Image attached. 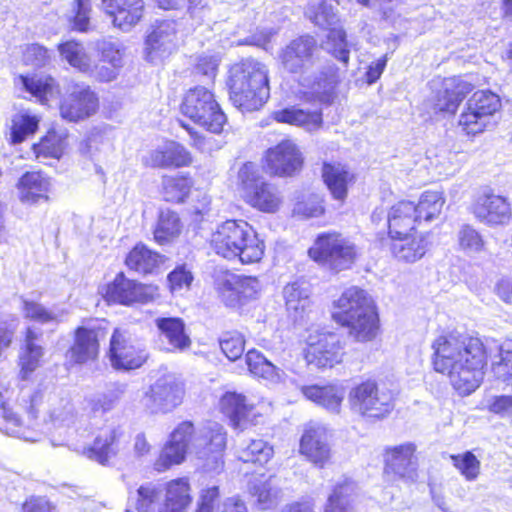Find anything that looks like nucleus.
<instances>
[{"instance_id":"nucleus-1","label":"nucleus","mask_w":512,"mask_h":512,"mask_svg":"<svg viewBox=\"0 0 512 512\" xmlns=\"http://www.w3.org/2000/svg\"><path fill=\"white\" fill-rule=\"evenodd\" d=\"M432 363L436 372L447 375L461 395H469L481 384L486 351L479 338L450 333L432 343Z\"/></svg>"},{"instance_id":"nucleus-2","label":"nucleus","mask_w":512,"mask_h":512,"mask_svg":"<svg viewBox=\"0 0 512 512\" xmlns=\"http://www.w3.org/2000/svg\"><path fill=\"white\" fill-rule=\"evenodd\" d=\"M212 251L228 262L257 265L266 257L265 239L249 222L227 219L212 232L209 240Z\"/></svg>"},{"instance_id":"nucleus-3","label":"nucleus","mask_w":512,"mask_h":512,"mask_svg":"<svg viewBox=\"0 0 512 512\" xmlns=\"http://www.w3.org/2000/svg\"><path fill=\"white\" fill-rule=\"evenodd\" d=\"M229 99L241 111L259 110L269 99V71L252 58L242 59L228 70Z\"/></svg>"},{"instance_id":"nucleus-4","label":"nucleus","mask_w":512,"mask_h":512,"mask_svg":"<svg viewBox=\"0 0 512 512\" xmlns=\"http://www.w3.org/2000/svg\"><path fill=\"white\" fill-rule=\"evenodd\" d=\"M339 309L333 312V319L349 329V335L357 341H371L377 335L379 319L373 299L358 287L346 289L335 302Z\"/></svg>"},{"instance_id":"nucleus-5","label":"nucleus","mask_w":512,"mask_h":512,"mask_svg":"<svg viewBox=\"0 0 512 512\" xmlns=\"http://www.w3.org/2000/svg\"><path fill=\"white\" fill-rule=\"evenodd\" d=\"M237 185L242 201L257 212L275 214L283 205L279 187L263 179L253 162L247 161L240 166Z\"/></svg>"},{"instance_id":"nucleus-6","label":"nucleus","mask_w":512,"mask_h":512,"mask_svg":"<svg viewBox=\"0 0 512 512\" xmlns=\"http://www.w3.org/2000/svg\"><path fill=\"white\" fill-rule=\"evenodd\" d=\"M180 113L213 134H221L227 117L212 89L200 85L186 90L179 105Z\"/></svg>"},{"instance_id":"nucleus-7","label":"nucleus","mask_w":512,"mask_h":512,"mask_svg":"<svg viewBox=\"0 0 512 512\" xmlns=\"http://www.w3.org/2000/svg\"><path fill=\"white\" fill-rule=\"evenodd\" d=\"M101 296L107 305L133 307L154 302L160 298L161 289L155 283L142 282L119 271L102 287Z\"/></svg>"},{"instance_id":"nucleus-8","label":"nucleus","mask_w":512,"mask_h":512,"mask_svg":"<svg viewBox=\"0 0 512 512\" xmlns=\"http://www.w3.org/2000/svg\"><path fill=\"white\" fill-rule=\"evenodd\" d=\"M149 356L145 344L128 330L121 327L113 329L107 357L114 370L129 372L140 369L147 363Z\"/></svg>"},{"instance_id":"nucleus-9","label":"nucleus","mask_w":512,"mask_h":512,"mask_svg":"<svg viewBox=\"0 0 512 512\" xmlns=\"http://www.w3.org/2000/svg\"><path fill=\"white\" fill-rule=\"evenodd\" d=\"M100 97L88 84L73 82L60 97L58 111L60 117L70 123L85 121L98 113Z\"/></svg>"},{"instance_id":"nucleus-10","label":"nucleus","mask_w":512,"mask_h":512,"mask_svg":"<svg viewBox=\"0 0 512 512\" xmlns=\"http://www.w3.org/2000/svg\"><path fill=\"white\" fill-rule=\"evenodd\" d=\"M93 318H85L72 331V342L65 352L70 365H85L96 362L100 356L101 341L107 329L91 325Z\"/></svg>"},{"instance_id":"nucleus-11","label":"nucleus","mask_w":512,"mask_h":512,"mask_svg":"<svg viewBox=\"0 0 512 512\" xmlns=\"http://www.w3.org/2000/svg\"><path fill=\"white\" fill-rule=\"evenodd\" d=\"M351 409L368 418L381 419L393 410V393L380 389L374 381H365L349 393Z\"/></svg>"},{"instance_id":"nucleus-12","label":"nucleus","mask_w":512,"mask_h":512,"mask_svg":"<svg viewBox=\"0 0 512 512\" xmlns=\"http://www.w3.org/2000/svg\"><path fill=\"white\" fill-rule=\"evenodd\" d=\"M304 159L297 144L291 139H283L265 150L262 170L271 177H293L303 167Z\"/></svg>"},{"instance_id":"nucleus-13","label":"nucleus","mask_w":512,"mask_h":512,"mask_svg":"<svg viewBox=\"0 0 512 512\" xmlns=\"http://www.w3.org/2000/svg\"><path fill=\"white\" fill-rule=\"evenodd\" d=\"M216 292L227 309L242 313L244 308L257 298L259 279L257 276L231 274L217 282Z\"/></svg>"},{"instance_id":"nucleus-14","label":"nucleus","mask_w":512,"mask_h":512,"mask_svg":"<svg viewBox=\"0 0 512 512\" xmlns=\"http://www.w3.org/2000/svg\"><path fill=\"white\" fill-rule=\"evenodd\" d=\"M217 409L229 427L236 432H244L256 426L262 416L243 393L236 391L224 392L218 400Z\"/></svg>"},{"instance_id":"nucleus-15","label":"nucleus","mask_w":512,"mask_h":512,"mask_svg":"<svg viewBox=\"0 0 512 512\" xmlns=\"http://www.w3.org/2000/svg\"><path fill=\"white\" fill-rule=\"evenodd\" d=\"M500 107L499 97L490 91H478L468 100L466 110L459 118V126L468 135H476L485 130L489 117Z\"/></svg>"},{"instance_id":"nucleus-16","label":"nucleus","mask_w":512,"mask_h":512,"mask_svg":"<svg viewBox=\"0 0 512 512\" xmlns=\"http://www.w3.org/2000/svg\"><path fill=\"white\" fill-rule=\"evenodd\" d=\"M316 48V41L313 37L309 35L299 36L280 50L278 54L279 63L288 73L302 72L312 64Z\"/></svg>"},{"instance_id":"nucleus-17","label":"nucleus","mask_w":512,"mask_h":512,"mask_svg":"<svg viewBox=\"0 0 512 512\" xmlns=\"http://www.w3.org/2000/svg\"><path fill=\"white\" fill-rule=\"evenodd\" d=\"M102 9L114 28L127 32L142 20L145 3L144 0H102Z\"/></svg>"},{"instance_id":"nucleus-18","label":"nucleus","mask_w":512,"mask_h":512,"mask_svg":"<svg viewBox=\"0 0 512 512\" xmlns=\"http://www.w3.org/2000/svg\"><path fill=\"white\" fill-rule=\"evenodd\" d=\"M356 251L353 244L338 234H322V265L339 272L353 264Z\"/></svg>"},{"instance_id":"nucleus-19","label":"nucleus","mask_w":512,"mask_h":512,"mask_svg":"<svg viewBox=\"0 0 512 512\" xmlns=\"http://www.w3.org/2000/svg\"><path fill=\"white\" fill-rule=\"evenodd\" d=\"M165 260L166 257L163 254L140 241L128 250L123 263L128 271L147 277L159 273Z\"/></svg>"},{"instance_id":"nucleus-20","label":"nucleus","mask_w":512,"mask_h":512,"mask_svg":"<svg viewBox=\"0 0 512 512\" xmlns=\"http://www.w3.org/2000/svg\"><path fill=\"white\" fill-rule=\"evenodd\" d=\"M472 89L473 85L461 77L444 79L432 98L434 110L454 114Z\"/></svg>"},{"instance_id":"nucleus-21","label":"nucleus","mask_w":512,"mask_h":512,"mask_svg":"<svg viewBox=\"0 0 512 512\" xmlns=\"http://www.w3.org/2000/svg\"><path fill=\"white\" fill-rule=\"evenodd\" d=\"M4 386L0 383V431L6 434L23 435L39 425L38 410L34 403L20 416L16 414L4 397Z\"/></svg>"},{"instance_id":"nucleus-22","label":"nucleus","mask_w":512,"mask_h":512,"mask_svg":"<svg viewBox=\"0 0 512 512\" xmlns=\"http://www.w3.org/2000/svg\"><path fill=\"white\" fill-rule=\"evenodd\" d=\"M193 156L182 144L169 141L163 147L152 150L144 159V165L152 169H180L191 166Z\"/></svg>"},{"instance_id":"nucleus-23","label":"nucleus","mask_w":512,"mask_h":512,"mask_svg":"<svg viewBox=\"0 0 512 512\" xmlns=\"http://www.w3.org/2000/svg\"><path fill=\"white\" fill-rule=\"evenodd\" d=\"M472 213L480 222L487 225H504L512 216L506 198L494 194L478 196L472 206Z\"/></svg>"},{"instance_id":"nucleus-24","label":"nucleus","mask_w":512,"mask_h":512,"mask_svg":"<svg viewBox=\"0 0 512 512\" xmlns=\"http://www.w3.org/2000/svg\"><path fill=\"white\" fill-rule=\"evenodd\" d=\"M322 16H324L328 26L325 45L322 48L344 66H347L350 59L351 44L347 40L346 31L340 23L337 14L333 10L326 12L323 4Z\"/></svg>"},{"instance_id":"nucleus-25","label":"nucleus","mask_w":512,"mask_h":512,"mask_svg":"<svg viewBox=\"0 0 512 512\" xmlns=\"http://www.w3.org/2000/svg\"><path fill=\"white\" fill-rule=\"evenodd\" d=\"M227 448V432L221 427L210 428L204 443L197 451V457L203 464L213 470L224 466V455Z\"/></svg>"},{"instance_id":"nucleus-26","label":"nucleus","mask_w":512,"mask_h":512,"mask_svg":"<svg viewBox=\"0 0 512 512\" xmlns=\"http://www.w3.org/2000/svg\"><path fill=\"white\" fill-rule=\"evenodd\" d=\"M193 502L192 487L188 477H178L166 482L164 498L158 512H185Z\"/></svg>"},{"instance_id":"nucleus-27","label":"nucleus","mask_w":512,"mask_h":512,"mask_svg":"<svg viewBox=\"0 0 512 512\" xmlns=\"http://www.w3.org/2000/svg\"><path fill=\"white\" fill-rule=\"evenodd\" d=\"M41 332L33 327H27L23 333V347L19 357V376L21 380H27L39 367L44 355V348L37 343Z\"/></svg>"},{"instance_id":"nucleus-28","label":"nucleus","mask_w":512,"mask_h":512,"mask_svg":"<svg viewBox=\"0 0 512 512\" xmlns=\"http://www.w3.org/2000/svg\"><path fill=\"white\" fill-rule=\"evenodd\" d=\"M50 186V177L39 170L26 171L17 183L20 199L31 204L48 201Z\"/></svg>"},{"instance_id":"nucleus-29","label":"nucleus","mask_w":512,"mask_h":512,"mask_svg":"<svg viewBox=\"0 0 512 512\" xmlns=\"http://www.w3.org/2000/svg\"><path fill=\"white\" fill-rule=\"evenodd\" d=\"M66 147L67 134L50 128L32 144L31 151L37 161L46 163V160L59 161L65 154Z\"/></svg>"},{"instance_id":"nucleus-30","label":"nucleus","mask_w":512,"mask_h":512,"mask_svg":"<svg viewBox=\"0 0 512 512\" xmlns=\"http://www.w3.org/2000/svg\"><path fill=\"white\" fill-rule=\"evenodd\" d=\"M415 209V204L410 201H400L391 207L387 215L390 237L407 236L415 229Z\"/></svg>"},{"instance_id":"nucleus-31","label":"nucleus","mask_w":512,"mask_h":512,"mask_svg":"<svg viewBox=\"0 0 512 512\" xmlns=\"http://www.w3.org/2000/svg\"><path fill=\"white\" fill-rule=\"evenodd\" d=\"M414 452L415 446L410 443L388 450L386 453L387 472H393L400 478L413 480L416 471Z\"/></svg>"},{"instance_id":"nucleus-32","label":"nucleus","mask_w":512,"mask_h":512,"mask_svg":"<svg viewBox=\"0 0 512 512\" xmlns=\"http://www.w3.org/2000/svg\"><path fill=\"white\" fill-rule=\"evenodd\" d=\"M182 230L183 223L176 211L160 210L152 231L153 240L159 246L170 244L181 235Z\"/></svg>"},{"instance_id":"nucleus-33","label":"nucleus","mask_w":512,"mask_h":512,"mask_svg":"<svg viewBox=\"0 0 512 512\" xmlns=\"http://www.w3.org/2000/svg\"><path fill=\"white\" fill-rule=\"evenodd\" d=\"M194 181L189 173L164 175L162 177L161 195L165 202L182 204L190 196Z\"/></svg>"},{"instance_id":"nucleus-34","label":"nucleus","mask_w":512,"mask_h":512,"mask_svg":"<svg viewBox=\"0 0 512 512\" xmlns=\"http://www.w3.org/2000/svg\"><path fill=\"white\" fill-rule=\"evenodd\" d=\"M155 324L172 350L182 352L191 347L192 341L186 333L183 319L179 317H159L155 320Z\"/></svg>"},{"instance_id":"nucleus-35","label":"nucleus","mask_w":512,"mask_h":512,"mask_svg":"<svg viewBox=\"0 0 512 512\" xmlns=\"http://www.w3.org/2000/svg\"><path fill=\"white\" fill-rule=\"evenodd\" d=\"M100 59L96 65L95 79L98 82H110L114 80L121 67V53L115 44L102 41L98 43Z\"/></svg>"},{"instance_id":"nucleus-36","label":"nucleus","mask_w":512,"mask_h":512,"mask_svg":"<svg viewBox=\"0 0 512 512\" xmlns=\"http://www.w3.org/2000/svg\"><path fill=\"white\" fill-rule=\"evenodd\" d=\"M322 179L332 197L343 202L347 196L348 184L353 180V175L341 163H325L322 166Z\"/></svg>"},{"instance_id":"nucleus-37","label":"nucleus","mask_w":512,"mask_h":512,"mask_svg":"<svg viewBox=\"0 0 512 512\" xmlns=\"http://www.w3.org/2000/svg\"><path fill=\"white\" fill-rule=\"evenodd\" d=\"M393 241L391 251L399 261L413 263L421 259L427 251V240L423 236L390 237Z\"/></svg>"},{"instance_id":"nucleus-38","label":"nucleus","mask_w":512,"mask_h":512,"mask_svg":"<svg viewBox=\"0 0 512 512\" xmlns=\"http://www.w3.org/2000/svg\"><path fill=\"white\" fill-rule=\"evenodd\" d=\"M273 119L278 123L297 126L309 132L316 131L320 127L319 111L306 110L295 106L275 111Z\"/></svg>"},{"instance_id":"nucleus-39","label":"nucleus","mask_w":512,"mask_h":512,"mask_svg":"<svg viewBox=\"0 0 512 512\" xmlns=\"http://www.w3.org/2000/svg\"><path fill=\"white\" fill-rule=\"evenodd\" d=\"M177 30L171 21L163 20L156 23L145 39L148 57L159 52H166L175 43Z\"/></svg>"},{"instance_id":"nucleus-40","label":"nucleus","mask_w":512,"mask_h":512,"mask_svg":"<svg viewBox=\"0 0 512 512\" xmlns=\"http://www.w3.org/2000/svg\"><path fill=\"white\" fill-rule=\"evenodd\" d=\"M184 393V388L176 383L156 382L145 392V398L153 405L176 407L182 403Z\"/></svg>"},{"instance_id":"nucleus-41","label":"nucleus","mask_w":512,"mask_h":512,"mask_svg":"<svg viewBox=\"0 0 512 512\" xmlns=\"http://www.w3.org/2000/svg\"><path fill=\"white\" fill-rule=\"evenodd\" d=\"M57 50L63 60L82 73L91 71V60L82 42L69 39L60 42Z\"/></svg>"},{"instance_id":"nucleus-42","label":"nucleus","mask_w":512,"mask_h":512,"mask_svg":"<svg viewBox=\"0 0 512 512\" xmlns=\"http://www.w3.org/2000/svg\"><path fill=\"white\" fill-rule=\"evenodd\" d=\"M310 285L306 281L287 283L283 288V296L287 311L299 313L310 307Z\"/></svg>"},{"instance_id":"nucleus-43","label":"nucleus","mask_w":512,"mask_h":512,"mask_svg":"<svg viewBox=\"0 0 512 512\" xmlns=\"http://www.w3.org/2000/svg\"><path fill=\"white\" fill-rule=\"evenodd\" d=\"M356 486L351 481L338 484L328 497L325 512H353Z\"/></svg>"},{"instance_id":"nucleus-44","label":"nucleus","mask_w":512,"mask_h":512,"mask_svg":"<svg viewBox=\"0 0 512 512\" xmlns=\"http://www.w3.org/2000/svg\"><path fill=\"white\" fill-rule=\"evenodd\" d=\"M458 248L465 255L473 256L486 251V241L481 233L470 224H463L456 234Z\"/></svg>"},{"instance_id":"nucleus-45","label":"nucleus","mask_w":512,"mask_h":512,"mask_svg":"<svg viewBox=\"0 0 512 512\" xmlns=\"http://www.w3.org/2000/svg\"><path fill=\"white\" fill-rule=\"evenodd\" d=\"M40 119L26 112L15 114L11 119L10 142L19 144L34 135L39 128Z\"/></svg>"},{"instance_id":"nucleus-46","label":"nucleus","mask_w":512,"mask_h":512,"mask_svg":"<svg viewBox=\"0 0 512 512\" xmlns=\"http://www.w3.org/2000/svg\"><path fill=\"white\" fill-rule=\"evenodd\" d=\"M445 199L441 192L426 191L424 192L417 205H415V216L417 222H430L437 218L443 208Z\"/></svg>"},{"instance_id":"nucleus-47","label":"nucleus","mask_w":512,"mask_h":512,"mask_svg":"<svg viewBox=\"0 0 512 512\" xmlns=\"http://www.w3.org/2000/svg\"><path fill=\"white\" fill-rule=\"evenodd\" d=\"M274 455L273 446L262 439H252L246 447L239 452L238 459L243 463L255 466H264Z\"/></svg>"},{"instance_id":"nucleus-48","label":"nucleus","mask_w":512,"mask_h":512,"mask_svg":"<svg viewBox=\"0 0 512 512\" xmlns=\"http://www.w3.org/2000/svg\"><path fill=\"white\" fill-rule=\"evenodd\" d=\"M188 453L185 449L167 439L153 463V469L158 473H163L174 466L181 465L185 462Z\"/></svg>"},{"instance_id":"nucleus-49","label":"nucleus","mask_w":512,"mask_h":512,"mask_svg":"<svg viewBox=\"0 0 512 512\" xmlns=\"http://www.w3.org/2000/svg\"><path fill=\"white\" fill-rule=\"evenodd\" d=\"M245 363L250 375L254 378L271 380L278 375L276 366L255 348L246 352Z\"/></svg>"},{"instance_id":"nucleus-50","label":"nucleus","mask_w":512,"mask_h":512,"mask_svg":"<svg viewBox=\"0 0 512 512\" xmlns=\"http://www.w3.org/2000/svg\"><path fill=\"white\" fill-rule=\"evenodd\" d=\"M116 436L111 433L107 437L97 436L93 443L85 447L83 454L90 460L105 466L109 465L111 457L117 454L115 449Z\"/></svg>"},{"instance_id":"nucleus-51","label":"nucleus","mask_w":512,"mask_h":512,"mask_svg":"<svg viewBox=\"0 0 512 512\" xmlns=\"http://www.w3.org/2000/svg\"><path fill=\"white\" fill-rule=\"evenodd\" d=\"M24 89L32 96L36 97L41 103L48 101L49 95L52 94L55 80L51 76L37 77L35 75H20Z\"/></svg>"},{"instance_id":"nucleus-52","label":"nucleus","mask_w":512,"mask_h":512,"mask_svg":"<svg viewBox=\"0 0 512 512\" xmlns=\"http://www.w3.org/2000/svg\"><path fill=\"white\" fill-rule=\"evenodd\" d=\"M492 373L495 378L512 385V342L506 341L499 346L498 360L492 361Z\"/></svg>"},{"instance_id":"nucleus-53","label":"nucleus","mask_w":512,"mask_h":512,"mask_svg":"<svg viewBox=\"0 0 512 512\" xmlns=\"http://www.w3.org/2000/svg\"><path fill=\"white\" fill-rule=\"evenodd\" d=\"M92 0H74L69 24L73 31L86 33L91 30Z\"/></svg>"},{"instance_id":"nucleus-54","label":"nucleus","mask_w":512,"mask_h":512,"mask_svg":"<svg viewBox=\"0 0 512 512\" xmlns=\"http://www.w3.org/2000/svg\"><path fill=\"white\" fill-rule=\"evenodd\" d=\"M194 275L187 264L176 265L166 277L167 289L174 295L191 288Z\"/></svg>"},{"instance_id":"nucleus-55","label":"nucleus","mask_w":512,"mask_h":512,"mask_svg":"<svg viewBox=\"0 0 512 512\" xmlns=\"http://www.w3.org/2000/svg\"><path fill=\"white\" fill-rule=\"evenodd\" d=\"M246 339L239 331H227L219 339V346L222 353L230 361H236L244 353Z\"/></svg>"},{"instance_id":"nucleus-56","label":"nucleus","mask_w":512,"mask_h":512,"mask_svg":"<svg viewBox=\"0 0 512 512\" xmlns=\"http://www.w3.org/2000/svg\"><path fill=\"white\" fill-rule=\"evenodd\" d=\"M450 459L454 467L467 481H474L480 474V461L470 451L462 454L451 455Z\"/></svg>"},{"instance_id":"nucleus-57","label":"nucleus","mask_w":512,"mask_h":512,"mask_svg":"<svg viewBox=\"0 0 512 512\" xmlns=\"http://www.w3.org/2000/svg\"><path fill=\"white\" fill-rule=\"evenodd\" d=\"M299 451L309 461L317 463L320 459V434L317 427L308 426L300 439Z\"/></svg>"},{"instance_id":"nucleus-58","label":"nucleus","mask_w":512,"mask_h":512,"mask_svg":"<svg viewBox=\"0 0 512 512\" xmlns=\"http://www.w3.org/2000/svg\"><path fill=\"white\" fill-rule=\"evenodd\" d=\"M343 347L339 337L329 333L322 339V368H332L342 361Z\"/></svg>"},{"instance_id":"nucleus-59","label":"nucleus","mask_w":512,"mask_h":512,"mask_svg":"<svg viewBox=\"0 0 512 512\" xmlns=\"http://www.w3.org/2000/svg\"><path fill=\"white\" fill-rule=\"evenodd\" d=\"M222 499L219 485H207L199 491L196 510L199 512H217Z\"/></svg>"},{"instance_id":"nucleus-60","label":"nucleus","mask_w":512,"mask_h":512,"mask_svg":"<svg viewBox=\"0 0 512 512\" xmlns=\"http://www.w3.org/2000/svg\"><path fill=\"white\" fill-rule=\"evenodd\" d=\"M123 390L118 388L107 394H102L88 402L89 413L93 417L102 416L112 411L120 399Z\"/></svg>"},{"instance_id":"nucleus-61","label":"nucleus","mask_w":512,"mask_h":512,"mask_svg":"<svg viewBox=\"0 0 512 512\" xmlns=\"http://www.w3.org/2000/svg\"><path fill=\"white\" fill-rule=\"evenodd\" d=\"M195 436V424L190 420H184L174 427L168 436V440L189 452L190 445Z\"/></svg>"},{"instance_id":"nucleus-62","label":"nucleus","mask_w":512,"mask_h":512,"mask_svg":"<svg viewBox=\"0 0 512 512\" xmlns=\"http://www.w3.org/2000/svg\"><path fill=\"white\" fill-rule=\"evenodd\" d=\"M22 309L24 318L29 321L45 324L57 320L56 315L52 311L32 300H24Z\"/></svg>"},{"instance_id":"nucleus-63","label":"nucleus","mask_w":512,"mask_h":512,"mask_svg":"<svg viewBox=\"0 0 512 512\" xmlns=\"http://www.w3.org/2000/svg\"><path fill=\"white\" fill-rule=\"evenodd\" d=\"M345 390L341 385L322 386V407L331 413H339Z\"/></svg>"},{"instance_id":"nucleus-64","label":"nucleus","mask_w":512,"mask_h":512,"mask_svg":"<svg viewBox=\"0 0 512 512\" xmlns=\"http://www.w3.org/2000/svg\"><path fill=\"white\" fill-rule=\"evenodd\" d=\"M19 512H58V509L46 496L31 495L21 503Z\"/></svg>"}]
</instances>
